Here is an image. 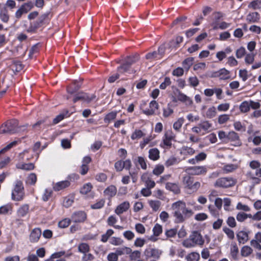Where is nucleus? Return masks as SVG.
<instances>
[{"mask_svg": "<svg viewBox=\"0 0 261 261\" xmlns=\"http://www.w3.org/2000/svg\"><path fill=\"white\" fill-rule=\"evenodd\" d=\"M172 214L175 218L174 222L180 223L189 218L193 214V211L186 207V203L179 200L171 205Z\"/></svg>", "mask_w": 261, "mask_h": 261, "instance_id": "obj_1", "label": "nucleus"}, {"mask_svg": "<svg viewBox=\"0 0 261 261\" xmlns=\"http://www.w3.org/2000/svg\"><path fill=\"white\" fill-rule=\"evenodd\" d=\"M24 197L23 183L21 180H16L14 184L12 191L11 198L15 201H21Z\"/></svg>", "mask_w": 261, "mask_h": 261, "instance_id": "obj_2", "label": "nucleus"}, {"mask_svg": "<svg viewBox=\"0 0 261 261\" xmlns=\"http://www.w3.org/2000/svg\"><path fill=\"white\" fill-rule=\"evenodd\" d=\"M236 183V179L231 177H220L216 180L214 186L217 188L226 189L233 187Z\"/></svg>", "mask_w": 261, "mask_h": 261, "instance_id": "obj_3", "label": "nucleus"}, {"mask_svg": "<svg viewBox=\"0 0 261 261\" xmlns=\"http://www.w3.org/2000/svg\"><path fill=\"white\" fill-rule=\"evenodd\" d=\"M183 183L186 188L190 190L191 192L197 191L200 187V183L198 181L194 182V178L190 175H187L184 177Z\"/></svg>", "mask_w": 261, "mask_h": 261, "instance_id": "obj_4", "label": "nucleus"}, {"mask_svg": "<svg viewBox=\"0 0 261 261\" xmlns=\"http://www.w3.org/2000/svg\"><path fill=\"white\" fill-rule=\"evenodd\" d=\"M16 125L17 122L15 121L7 122L0 127V134H12L16 133Z\"/></svg>", "mask_w": 261, "mask_h": 261, "instance_id": "obj_5", "label": "nucleus"}, {"mask_svg": "<svg viewBox=\"0 0 261 261\" xmlns=\"http://www.w3.org/2000/svg\"><path fill=\"white\" fill-rule=\"evenodd\" d=\"M162 251L156 248L151 247L147 248L144 251V255L146 259L152 258L153 260L155 261L160 258Z\"/></svg>", "mask_w": 261, "mask_h": 261, "instance_id": "obj_6", "label": "nucleus"}, {"mask_svg": "<svg viewBox=\"0 0 261 261\" xmlns=\"http://www.w3.org/2000/svg\"><path fill=\"white\" fill-rule=\"evenodd\" d=\"M33 4L32 2L24 3L15 12V17L17 19H19L23 14L28 13L33 8Z\"/></svg>", "mask_w": 261, "mask_h": 261, "instance_id": "obj_7", "label": "nucleus"}, {"mask_svg": "<svg viewBox=\"0 0 261 261\" xmlns=\"http://www.w3.org/2000/svg\"><path fill=\"white\" fill-rule=\"evenodd\" d=\"M186 171L192 175H200L206 172V169L204 166L190 167L186 169Z\"/></svg>", "mask_w": 261, "mask_h": 261, "instance_id": "obj_8", "label": "nucleus"}, {"mask_svg": "<svg viewBox=\"0 0 261 261\" xmlns=\"http://www.w3.org/2000/svg\"><path fill=\"white\" fill-rule=\"evenodd\" d=\"M173 93L179 101L183 102H187L189 105L192 103V101L190 98L182 93L178 89L176 88L173 91Z\"/></svg>", "mask_w": 261, "mask_h": 261, "instance_id": "obj_9", "label": "nucleus"}, {"mask_svg": "<svg viewBox=\"0 0 261 261\" xmlns=\"http://www.w3.org/2000/svg\"><path fill=\"white\" fill-rule=\"evenodd\" d=\"M191 240L193 242L195 245H202L204 243V240L200 233L197 231H194L189 236Z\"/></svg>", "mask_w": 261, "mask_h": 261, "instance_id": "obj_10", "label": "nucleus"}, {"mask_svg": "<svg viewBox=\"0 0 261 261\" xmlns=\"http://www.w3.org/2000/svg\"><path fill=\"white\" fill-rule=\"evenodd\" d=\"M175 135L171 130L167 132L163 139V144L165 146L170 147L172 145V141L175 138Z\"/></svg>", "mask_w": 261, "mask_h": 261, "instance_id": "obj_11", "label": "nucleus"}, {"mask_svg": "<svg viewBox=\"0 0 261 261\" xmlns=\"http://www.w3.org/2000/svg\"><path fill=\"white\" fill-rule=\"evenodd\" d=\"M95 97V96H93L92 95H89L84 93H80L75 96L73 99V101L75 102L77 100H82L84 102H89Z\"/></svg>", "mask_w": 261, "mask_h": 261, "instance_id": "obj_12", "label": "nucleus"}, {"mask_svg": "<svg viewBox=\"0 0 261 261\" xmlns=\"http://www.w3.org/2000/svg\"><path fill=\"white\" fill-rule=\"evenodd\" d=\"M117 71L120 74L125 73L132 74L136 72L135 70L131 69V67L124 62L121 65L118 67Z\"/></svg>", "mask_w": 261, "mask_h": 261, "instance_id": "obj_13", "label": "nucleus"}, {"mask_svg": "<svg viewBox=\"0 0 261 261\" xmlns=\"http://www.w3.org/2000/svg\"><path fill=\"white\" fill-rule=\"evenodd\" d=\"M86 214L82 211L74 213L71 217V219L74 222H83L86 219Z\"/></svg>", "mask_w": 261, "mask_h": 261, "instance_id": "obj_14", "label": "nucleus"}, {"mask_svg": "<svg viewBox=\"0 0 261 261\" xmlns=\"http://www.w3.org/2000/svg\"><path fill=\"white\" fill-rule=\"evenodd\" d=\"M70 185V181L66 180L56 182L54 185L53 188L55 191H59L68 187Z\"/></svg>", "mask_w": 261, "mask_h": 261, "instance_id": "obj_15", "label": "nucleus"}, {"mask_svg": "<svg viewBox=\"0 0 261 261\" xmlns=\"http://www.w3.org/2000/svg\"><path fill=\"white\" fill-rule=\"evenodd\" d=\"M129 207V203L128 201H124L117 206L115 212L117 215H120L123 212H126Z\"/></svg>", "mask_w": 261, "mask_h": 261, "instance_id": "obj_16", "label": "nucleus"}, {"mask_svg": "<svg viewBox=\"0 0 261 261\" xmlns=\"http://www.w3.org/2000/svg\"><path fill=\"white\" fill-rule=\"evenodd\" d=\"M41 236V231L39 228H34L31 232L30 240L31 242H37Z\"/></svg>", "mask_w": 261, "mask_h": 261, "instance_id": "obj_17", "label": "nucleus"}, {"mask_svg": "<svg viewBox=\"0 0 261 261\" xmlns=\"http://www.w3.org/2000/svg\"><path fill=\"white\" fill-rule=\"evenodd\" d=\"M260 15L258 12L249 13L246 16V20L248 23H256L258 22Z\"/></svg>", "mask_w": 261, "mask_h": 261, "instance_id": "obj_18", "label": "nucleus"}, {"mask_svg": "<svg viewBox=\"0 0 261 261\" xmlns=\"http://www.w3.org/2000/svg\"><path fill=\"white\" fill-rule=\"evenodd\" d=\"M195 153V150L191 147L187 146H183L180 149V154L181 155L185 156H191Z\"/></svg>", "mask_w": 261, "mask_h": 261, "instance_id": "obj_19", "label": "nucleus"}, {"mask_svg": "<svg viewBox=\"0 0 261 261\" xmlns=\"http://www.w3.org/2000/svg\"><path fill=\"white\" fill-rule=\"evenodd\" d=\"M148 154V158L151 160L156 161L160 158V151L156 148L150 149Z\"/></svg>", "mask_w": 261, "mask_h": 261, "instance_id": "obj_20", "label": "nucleus"}, {"mask_svg": "<svg viewBox=\"0 0 261 261\" xmlns=\"http://www.w3.org/2000/svg\"><path fill=\"white\" fill-rule=\"evenodd\" d=\"M134 164L137 166L140 165L141 168L143 170L147 169L146 160L143 156H137L133 160Z\"/></svg>", "mask_w": 261, "mask_h": 261, "instance_id": "obj_21", "label": "nucleus"}, {"mask_svg": "<svg viewBox=\"0 0 261 261\" xmlns=\"http://www.w3.org/2000/svg\"><path fill=\"white\" fill-rule=\"evenodd\" d=\"M216 73L221 80H227L230 77L229 71L225 68L221 69Z\"/></svg>", "mask_w": 261, "mask_h": 261, "instance_id": "obj_22", "label": "nucleus"}, {"mask_svg": "<svg viewBox=\"0 0 261 261\" xmlns=\"http://www.w3.org/2000/svg\"><path fill=\"white\" fill-rule=\"evenodd\" d=\"M237 237L239 242L241 244L245 243L248 240V234L244 231H239L237 233Z\"/></svg>", "mask_w": 261, "mask_h": 261, "instance_id": "obj_23", "label": "nucleus"}, {"mask_svg": "<svg viewBox=\"0 0 261 261\" xmlns=\"http://www.w3.org/2000/svg\"><path fill=\"white\" fill-rule=\"evenodd\" d=\"M92 185L90 183L84 185L81 189L80 193L84 195H86L89 193V196L91 198L93 197V195L91 193Z\"/></svg>", "mask_w": 261, "mask_h": 261, "instance_id": "obj_24", "label": "nucleus"}, {"mask_svg": "<svg viewBox=\"0 0 261 261\" xmlns=\"http://www.w3.org/2000/svg\"><path fill=\"white\" fill-rule=\"evenodd\" d=\"M117 189L114 186H110L108 187L105 191L104 194L109 198H111L115 196L116 194Z\"/></svg>", "mask_w": 261, "mask_h": 261, "instance_id": "obj_25", "label": "nucleus"}, {"mask_svg": "<svg viewBox=\"0 0 261 261\" xmlns=\"http://www.w3.org/2000/svg\"><path fill=\"white\" fill-rule=\"evenodd\" d=\"M139 60V55L136 54L132 56L127 57L124 60V62L131 67L133 64L137 62Z\"/></svg>", "mask_w": 261, "mask_h": 261, "instance_id": "obj_26", "label": "nucleus"}, {"mask_svg": "<svg viewBox=\"0 0 261 261\" xmlns=\"http://www.w3.org/2000/svg\"><path fill=\"white\" fill-rule=\"evenodd\" d=\"M166 189L173 192L175 194H178L180 192V189L176 184L167 182L166 184Z\"/></svg>", "mask_w": 261, "mask_h": 261, "instance_id": "obj_27", "label": "nucleus"}, {"mask_svg": "<svg viewBox=\"0 0 261 261\" xmlns=\"http://www.w3.org/2000/svg\"><path fill=\"white\" fill-rule=\"evenodd\" d=\"M0 19L4 23H7L9 21V15L6 8L0 10Z\"/></svg>", "mask_w": 261, "mask_h": 261, "instance_id": "obj_28", "label": "nucleus"}, {"mask_svg": "<svg viewBox=\"0 0 261 261\" xmlns=\"http://www.w3.org/2000/svg\"><path fill=\"white\" fill-rule=\"evenodd\" d=\"M10 67L14 72L20 71L23 67L22 65L19 61H13Z\"/></svg>", "mask_w": 261, "mask_h": 261, "instance_id": "obj_29", "label": "nucleus"}, {"mask_svg": "<svg viewBox=\"0 0 261 261\" xmlns=\"http://www.w3.org/2000/svg\"><path fill=\"white\" fill-rule=\"evenodd\" d=\"M16 167L18 169L29 171L34 169L35 166L32 163L18 164L16 165Z\"/></svg>", "mask_w": 261, "mask_h": 261, "instance_id": "obj_30", "label": "nucleus"}, {"mask_svg": "<svg viewBox=\"0 0 261 261\" xmlns=\"http://www.w3.org/2000/svg\"><path fill=\"white\" fill-rule=\"evenodd\" d=\"M185 122V119L183 117L179 118L175 121L173 125V128L177 132H179L180 129Z\"/></svg>", "mask_w": 261, "mask_h": 261, "instance_id": "obj_31", "label": "nucleus"}, {"mask_svg": "<svg viewBox=\"0 0 261 261\" xmlns=\"http://www.w3.org/2000/svg\"><path fill=\"white\" fill-rule=\"evenodd\" d=\"M238 166L237 165L230 164L225 165L223 168V170L225 173L231 172L237 169Z\"/></svg>", "mask_w": 261, "mask_h": 261, "instance_id": "obj_32", "label": "nucleus"}, {"mask_svg": "<svg viewBox=\"0 0 261 261\" xmlns=\"http://www.w3.org/2000/svg\"><path fill=\"white\" fill-rule=\"evenodd\" d=\"M145 136V134L140 129H136L131 135V139L133 140L139 139Z\"/></svg>", "mask_w": 261, "mask_h": 261, "instance_id": "obj_33", "label": "nucleus"}, {"mask_svg": "<svg viewBox=\"0 0 261 261\" xmlns=\"http://www.w3.org/2000/svg\"><path fill=\"white\" fill-rule=\"evenodd\" d=\"M200 259V255L197 252H192L186 256L187 261H198Z\"/></svg>", "mask_w": 261, "mask_h": 261, "instance_id": "obj_34", "label": "nucleus"}, {"mask_svg": "<svg viewBox=\"0 0 261 261\" xmlns=\"http://www.w3.org/2000/svg\"><path fill=\"white\" fill-rule=\"evenodd\" d=\"M194 61V58L193 57H189L187 59H186L183 62H182V66L184 68L187 69V70H188L190 67L193 65Z\"/></svg>", "mask_w": 261, "mask_h": 261, "instance_id": "obj_35", "label": "nucleus"}, {"mask_svg": "<svg viewBox=\"0 0 261 261\" xmlns=\"http://www.w3.org/2000/svg\"><path fill=\"white\" fill-rule=\"evenodd\" d=\"M74 201V197L72 195H69L66 197L63 202V204L64 206L66 207H68L70 206Z\"/></svg>", "mask_w": 261, "mask_h": 261, "instance_id": "obj_36", "label": "nucleus"}, {"mask_svg": "<svg viewBox=\"0 0 261 261\" xmlns=\"http://www.w3.org/2000/svg\"><path fill=\"white\" fill-rule=\"evenodd\" d=\"M149 204L152 210L156 212L159 210L161 206V202L159 200H150L149 201Z\"/></svg>", "mask_w": 261, "mask_h": 261, "instance_id": "obj_37", "label": "nucleus"}, {"mask_svg": "<svg viewBox=\"0 0 261 261\" xmlns=\"http://www.w3.org/2000/svg\"><path fill=\"white\" fill-rule=\"evenodd\" d=\"M250 109L249 101H244L242 102L240 106V110L242 113H246Z\"/></svg>", "mask_w": 261, "mask_h": 261, "instance_id": "obj_38", "label": "nucleus"}, {"mask_svg": "<svg viewBox=\"0 0 261 261\" xmlns=\"http://www.w3.org/2000/svg\"><path fill=\"white\" fill-rule=\"evenodd\" d=\"M145 57L147 60H158L161 59L157 51H153L152 52L147 53Z\"/></svg>", "mask_w": 261, "mask_h": 261, "instance_id": "obj_39", "label": "nucleus"}, {"mask_svg": "<svg viewBox=\"0 0 261 261\" xmlns=\"http://www.w3.org/2000/svg\"><path fill=\"white\" fill-rule=\"evenodd\" d=\"M78 250L84 254L89 252V247L86 243H81L78 246Z\"/></svg>", "mask_w": 261, "mask_h": 261, "instance_id": "obj_40", "label": "nucleus"}, {"mask_svg": "<svg viewBox=\"0 0 261 261\" xmlns=\"http://www.w3.org/2000/svg\"><path fill=\"white\" fill-rule=\"evenodd\" d=\"M252 251L253 250L251 247L248 246H245L241 249V252L243 256L246 257L249 256Z\"/></svg>", "mask_w": 261, "mask_h": 261, "instance_id": "obj_41", "label": "nucleus"}, {"mask_svg": "<svg viewBox=\"0 0 261 261\" xmlns=\"http://www.w3.org/2000/svg\"><path fill=\"white\" fill-rule=\"evenodd\" d=\"M216 115V108L214 106L208 109L206 112V117L207 118H212Z\"/></svg>", "mask_w": 261, "mask_h": 261, "instance_id": "obj_42", "label": "nucleus"}, {"mask_svg": "<svg viewBox=\"0 0 261 261\" xmlns=\"http://www.w3.org/2000/svg\"><path fill=\"white\" fill-rule=\"evenodd\" d=\"M28 205H23L18 210L17 213L19 216L23 217L28 213Z\"/></svg>", "mask_w": 261, "mask_h": 261, "instance_id": "obj_43", "label": "nucleus"}, {"mask_svg": "<svg viewBox=\"0 0 261 261\" xmlns=\"http://www.w3.org/2000/svg\"><path fill=\"white\" fill-rule=\"evenodd\" d=\"M167 46H170L169 44H163L161 46H160L158 48V54L160 57L161 59L163 57L165 54L166 48H167ZM169 47H170L169 46Z\"/></svg>", "mask_w": 261, "mask_h": 261, "instance_id": "obj_44", "label": "nucleus"}, {"mask_svg": "<svg viewBox=\"0 0 261 261\" xmlns=\"http://www.w3.org/2000/svg\"><path fill=\"white\" fill-rule=\"evenodd\" d=\"M249 8H252L254 10L261 8V0H256L251 2L249 6Z\"/></svg>", "mask_w": 261, "mask_h": 261, "instance_id": "obj_45", "label": "nucleus"}, {"mask_svg": "<svg viewBox=\"0 0 261 261\" xmlns=\"http://www.w3.org/2000/svg\"><path fill=\"white\" fill-rule=\"evenodd\" d=\"M141 253L140 251L135 250L131 252L129 255V258L131 260H136L141 257Z\"/></svg>", "mask_w": 261, "mask_h": 261, "instance_id": "obj_46", "label": "nucleus"}, {"mask_svg": "<svg viewBox=\"0 0 261 261\" xmlns=\"http://www.w3.org/2000/svg\"><path fill=\"white\" fill-rule=\"evenodd\" d=\"M123 242V240L121 238L116 237H113L110 240V243L115 246L122 245Z\"/></svg>", "mask_w": 261, "mask_h": 261, "instance_id": "obj_47", "label": "nucleus"}, {"mask_svg": "<svg viewBox=\"0 0 261 261\" xmlns=\"http://www.w3.org/2000/svg\"><path fill=\"white\" fill-rule=\"evenodd\" d=\"M238 139L239 136L234 132H230L227 134V141H235Z\"/></svg>", "mask_w": 261, "mask_h": 261, "instance_id": "obj_48", "label": "nucleus"}, {"mask_svg": "<svg viewBox=\"0 0 261 261\" xmlns=\"http://www.w3.org/2000/svg\"><path fill=\"white\" fill-rule=\"evenodd\" d=\"M164 170V167L162 165H157L153 170V173L155 175H159L162 174Z\"/></svg>", "mask_w": 261, "mask_h": 261, "instance_id": "obj_49", "label": "nucleus"}, {"mask_svg": "<svg viewBox=\"0 0 261 261\" xmlns=\"http://www.w3.org/2000/svg\"><path fill=\"white\" fill-rule=\"evenodd\" d=\"M153 234L155 236H159L162 232V227L161 225L156 223L152 229Z\"/></svg>", "mask_w": 261, "mask_h": 261, "instance_id": "obj_50", "label": "nucleus"}, {"mask_svg": "<svg viewBox=\"0 0 261 261\" xmlns=\"http://www.w3.org/2000/svg\"><path fill=\"white\" fill-rule=\"evenodd\" d=\"M239 253V249L236 244L231 246L230 249V253L232 258L234 259L237 258V256Z\"/></svg>", "mask_w": 261, "mask_h": 261, "instance_id": "obj_51", "label": "nucleus"}, {"mask_svg": "<svg viewBox=\"0 0 261 261\" xmlns=\"http://www.w3.org/2000/svg\"><path fill=\"white\" fill-rule=\"evenodd\" d=\"M37 180V176L35 173H31L28 177L27 182L30 185H34Z\"/></svg>", "mask_w": 261, "mask_h": 261, "instance_id": "obj_52", "label": "nucleus"}, {"mask_svg": "<svg viewBox=\"0 0 261 261\" xmlns=\"http://www.w3.org/2000/svg\"><path fill=\"white\" fill-rule=\"evenodd\" d=\"M117 115L116 112H111L108 113L105 118V122H109L112 120H114Z\"/></svg>", "mask_w": 261, "mask_h": 261, "instance_id": "obj_53", "label": "nucleus"}, {"mask_svg": "<svg viewBox=\"0 0 261 261\" xmlns=\"http://www.w3.org/2000/svg\"><path fill=\"white\" fill-rule=\"evenodd\" d=\"M114 233V231L111 229H108L105 234L102 235L101 241L103 242H106L109 238Z\"/></svg>", "mask_w": 261, "mask_h": 261, "instance_id": "obj_54", "label": "nucleus"}, {"mask_svg": "<svg viewBox=\"0 0 261 261\" xmlns=\"http://www.w3.org/2000/svg\"><path fill=\"white\" fill-rule=\"evenodd\" d=\"M188 81L190 83V85L192 87H195L199 85V80L195 76L190 77Z\"/></svg>", "mask_w": 261, "mask_h": 261, "instance_id": "obj_55", "label": "nucleus"}, {"mask_svg": "<svg viewBox=\"0 0 261 261\" xmlns=\"http://www.w3.org/2000/svg\"><path fill=\"white\" fill-rule=\"evenodd\" d=\"M171 84V80L169 77H166L164 81L160 85V88L161 89H165L167 86Z\"/></svg>", "mask_w": 261, "mask_h": 261, "instance_id": "obj_56", "label": "nucleus"}, {"mask_svg": "<svg viewBox=\"0 0 261 261\" xmlns=\"http://www.w3.org/2000/svg\"><path fill=\"white\" fill-rule=\"evenodd\" d=\"M173 113V110L171 107L168 105L167 107L163 108V116L165 117H168Z\"/></svg>", "mask_w": 261, "mask_h": 261, "instance_id": "obj_57", "label": "nucleus"}, {"mask_svg": "<svg viewBox=\"0 0 261 261\" xmlns=\"http://www.w3.org/2000/svg\"><path fill=\"white\" fill-rule=\"evenodd\" d=\"M70 223V220L65 218L58 223V226L62 228H64L69 226Z\"/></svg>", "mask_w": 261, "mask_h": 261, "instance_id": "obj_58", "label": "nucleus"}, {"mask_svg": "<svg viewBox=\"0 0 261 261\" xmlns=\"http://www.w3.org/2000/svg\"><path fill=\"white\" fill-rule=\"evenodd\" d=\"M223 231L227 234V237L230 239H233L234 238V232L232 230L230 229L229 228L226 227H224L223 228Z\"/></svg>", "mask_w": 261, "mask_h": 261, "instance_id": "obj_59", "label": "nucleus"}, {"mask_svg": "<svg viewBox=\"0 0 261 261\" xmlns=\"http://www.w3.org/2000/svg\"><path fill=\"white\" fill-rule=\"evenodd\" d=\"M52 191L51 190L45 189L42 195V199L44 201L49 200L52 195Z\"/></svg>", "mask_w": 261, "mask_h": 261, "instance_id": "obj_60", "label": "nucleus"}, {"mask_svg": "<svg viewBox=\"0 0 261 261\" xmlns=\"http://www.w3.org/2000/svg\"><path fill=\"white\" fill-rule=\"evenodd\" d=\"M182 245L186 248H191L196 246L190 237L183 241Z\"/></svg>", "mask_w": 261, "mask_h": 261, "instance_id": "obj_61", "label": "nucleus"}, {"mask_svg": "<svg viewBox=\"0 0 261 261\" xmlns=\"http://www.w3.org/2000/svg\"><path fill=\"white\" fill-rule=\"evenodd\" d=\"M12 210V207L10 205H6L2 206L0 207V214H6L9 213Z\"/></svg>", "mask_w": 261, "mask_h": 261, "instance_id": "obj_62", "label": "nucleus"}, {"mask_svg": "<svg viewBox=\"0 0 261 261\" xmlns=\"http://www.w3.org/2000/svg\"><path fill=\"white\" fill-rule=\"evenodd\" d=\"M229 119V116L227 114L221 115L218 117V122L220 124H224Z\"/></svg>", "mask_w": 261, "mask_h": 261, "instance_id": "obj_63", "label": "nucleus"}, {"mask_svg": "<svg viewBox=\"0 0 261 261\" xmlns=\"http://www.w3.org/2000/svg\"><path fill=\"white\" fill-rule=\"evenodd\" d=\"M236 208L238 210H242L244 212H249L250 210V207L248 205L243 204L241 202H239L237 204Z\"/></svg>", "mask_w": 261, "mask_h": 261, "instance_id": "obj_64", "label": "nucleus"}]
</instances>
